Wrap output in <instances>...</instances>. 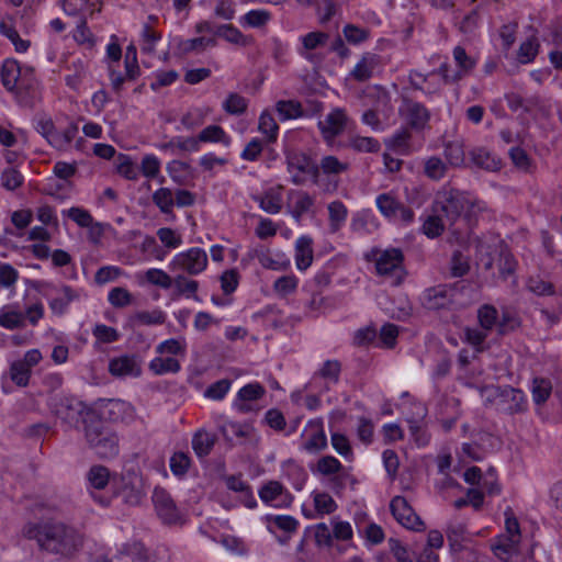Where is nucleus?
I'll list each match as a JSON object with an SVG mask.
<instances>
[{
  "label": "nucleus",
  "mask_w": 562,
  "mask_h": 562,
  "mask_svg": "<svg viewBox=\"0 0 562 562\" xmlns=\"http://www.w3.org/2000/svg\"><path fill=\"white\" fill-rule=\"evenodd\" d=\"M380 213L389 221L408 225L414 221V212L404 205L392 192L381 193L375 198Z\"/></svg>",
  "instance_id": "obj_8"
},
{
  "label": "nucleus",
  "mask_w": 562,
  "mask_h": 562,
  "mask_svg": "<svg viewBox=\"0 0 562 562\" xmlns=\"http://www.w3.org/2000/svg\"><path fill=\"white\" fill-rule=\"evenodd\" d=\"M378 218L371 210H361L356 212L350 221L351 232L358 235L370 234L378 228Z\"/></svg>",
  "instance_id": "obj_33"
},
{
  "label": "nucleus",
  "mask_w": 562,
  "mask_h": 562,
  "mask_svg": "<svg viewBox=\"0 0 562 562\" xmlns=\"http://www.w3.org/2000/svg\"><path fill=\"white\" fill-rule=\"evenodd\" d=\"M390 509L393 517L396 519L398 524L403 527L419 531L424 529V522L416 515L412 506L408 504L405 497L395 496L392 498L390 503Z\"/></svg>",
  "instance_id": "obj_14"
},
{
  "label": "nucleus",
  "mask_w": 562,
  "mask_h": 562,
  "mask_svg": "<svg viewBox=\"0 0 562 562\" xmlns=\"http://www.w3.org/2000/svg\"><path fill=\"white\" fill-rule=\"evenodd\" d=\"M449 165L438 156H430L424 160V175L434 181L443 179Z\"/></svg>",
  "instance_id": "obj_46"
},
{
  "label": "nucleus",
  "mask_w": 562,
  "mask_h": 562,
  "mask_svg": "<svg viewBox=\"0 0 562 562\" xmlns=\"http://www.w3.org/2000/svg\"><path fill=\"white\" fill-rule=\"evenodd\" d=\"M366 98L373 99L375 103L373 108L363 112L361 121L363 124L370 126L373 131L380 132L383 130V125L378 114L379 112H384L385 110L390 109L391 97L384 88L375 87L368 91Z\"/></svg>",
  "instance_id": "obj_10"
},
{
  "label": "nucleus",
  "mask_w": 562,
  "mask_h": 562,
  "mask_svg": "<svg viewBox=\"0 0 562 562\" xmlns=\"http://www.w3.org/2000/svg\"><path fill=\"white\" fill-rule=\"evenodd\" d=\"M375 271L378 276L391 279L393 285L402 283L405 277L404 254L402 249L390 247L386 249H375L372 251Z\"/></svg>",
  "instance_id": "obj_3"
},
{
  "label": "nucleus",
  "mask_w": 562,
  "mask_h": 562,
  "mask_svg": "<svg viewBox=\"0 0 562 562\" xmlns=\"http://www.w3.org/2000/svg\"><path fill=\"white\" fill-rule=\"evenodd\" d=\"M408 428L411 436L416 443L417 447L423 448L429 445L430 442V434L425 427L423 419H408Z\"/></svg>",
  "instance_id": "obj_59"
},
{
  "label": "nucleus",
  "mask_w": 562,
  "mask_h": 562,
  "mask_svg": "<svg viewBox=\"0 0 562 562\" xmlns=\"http://www.w3.org/2000/svg\"><path fill=\"white\" fill-rule=\"evenodd\" d=\"M327 447L325 431L319 424H310L308 436L302 443L301 449L308 453H316Z\"/></svg>",
  "instance_id": "obj_38"
},
{
  "label": "nucleus",
  "mask_w": 562,
  "mask_h": 562,
  "mask_svg": "<svg viewBox=\"0 0 562 562\" xmlns=\"http://www.w3.org/2000/svg\"><path fill=\"white\" fill-rule=\"evenodd\" d=\"M385 144L394 153L409 156L423 149L424 138L414 136L408 127H401L392 134Z\"/></svg>",
  "instance_id": "obj_12"
},
{
  "label": "nucleus",
  "mask_w": 562,
  "mask_h": 562,
  "mask_svg": "<svg viewBox=\"0 0 562 562\" xmlns=\"http://www.w3.org/2000/svg\"><path fill=\"white\" fill-rule=\"evenodd\" d=\"M498 311L492 304H483L477 308V322L480 327L486 331H492L497 324Z\"/></svg>",
  "instance_id": "obj_51"
},
{
  "label": "nucleus",
  "mask_w": 562,
  "mask_h": 562,
  "mask_svg": "<svg viewBox=\"0 0 562 562\" xmlns=\"http://www.w3.org/2000/svg\"><path fill=\"white\" fill-rule=\"evenodd\" d=\"M207 265L206 252L201 248H191L178 255V266L190 274L202 272Z\"/></svg>",
  "instance_id": "obj_22"
},
{
  "label": "nucleus",
  "mask_w": 562,
  "mask_h": 562,
  "mask_svg": "<svg viewBox=\"0 0 562 562\" xmlns=\"http://www.w3.org/2000/svg\"><path fill=\"white\" fill-rule=\"evenodd\" d=\"M471 162L483 170L495 172L502 168V160L484 147H476L470 151Z\"/></svg>",
  "instance_id": "obj_30"
},
{
  "label": "nucleus",
  "mask_w": 562,
  "mask_h": 562,
  "mask_svg": "<svg viewBox=\"0 0 562 562\" xmlns=\"http://www.w3.org/2000/svg\"><path fill=\"white\" fill-rule=\"evenodd\" d=\"M358 532L364 537L370 544L376 546L384 541L385 535L381 526L375 522H358Z\"/></svg>",
  "instance_id": "obj_54"
},
{
  "label": "nucleus",
  "mask_w": 562,
  "mask_h": 562,
  "mask_svg": "<svg viewBox=\"0 0 562 562\" xmlns=\"http://www.w3.org/2000/svg\"><path fill=\"white\" fill-rule=\"evenodd\" d=\"M519 544L520 541L508 537L504 533H501L496 536L492 543L491 549L495 557H497L499 560L507 562L509 561L514 555H517L519 552Z\"/></svg>",
  "instance_id": "obj_25"
},
{
  "label": "nucleus",
  "mask_w": 562,
  "mask_h": 562,
  "mask_svg": "<svg viewBox=\"0 0 562 562\" xmlns=\"http://www.w3.org/2000/svg\"><path fill=\"white\" fill-rule=\"evenodd\" d=\"M38 90L40 82L35 77L34 69L24 66V71L19 79V87L13 91L19 103L24 106H32L34 101L38 98Z\"/></svg>",
  "instance_id": "obj_15"
},
{
  "label": "nucleus",
  "mask_w": 562,
  "mask_h": 562,
  "mask_svg": "<svg viewBox=\"0 0 562 562\" xmlns=\"http://www.w3.org/2000/svg\"><path fill=\"white\" fill-rule=\"evenodd\" d=\"M530 392L533 403L536 405H542L551 396L552 383L547 378L536 376L532 379Z\"/></svg>",
  "instance_id": "obj_45"
},
{
  "label": "nucleus",
  "mask_w": 562,
  "mask_h": 562,
  "mask_svg": "<svg viewBox=\"0 0 562 562\" xmlns=\"http://www.w3.org/2000/svg\"><path fill=\"white\" fill-rule=\"evenodd\" d=\"M48 408L64 424L75 427L87 407L74 396L54 395L48 401Z\"/></svg>",
  "instance_id": "obj_7"
},
{
  "label": "nucleus",
  "mask_w": 562,
  "mask_h": 562,
  "mask_svg": "<svg viewBox=\"0 0 562 562\" xmlns=\"http://www.w3.org/2000/svg\"><path fill=\"white\" fill-rule=\"evenodd\" d=\"M329 40V35L322 31L310 32L300 37L301 47L297 48V53L308 61L314 60V54L312 50L317 49L326 45Z\"/></svg>",
  "instance_id": "obj_27"
},
{
  "label": "nucleus",
  "mask_w": 562,
  "mask_h": 562,
  "mask_svg": "<svg viewBox=\"0 0 562 562\" xmlns=\"http://www.w3.org/2000/svg\"><path fill=\"white\" fill-rule=\"evenodd\" d=\"M271 20V13L265 9H256L248 11L241 16L240 23L249 27L265 26Z\"/></svg>",
  "instance_id": "obj_64"
},
{
  "label": "nucleus",
  "mask_w": 562,
  "mask_h": 562,
  "mask_svg": "<svg viewBox=\"0 0 562 562\" xmlns=\"http://www.w3.org/2000/svg\"><path fill=\"white\" fill-rule=\"evenodd\" d=\"M432 78H435V72L422 74L418 70H411L408 74V82L411 87L415 90H419L425 94H432L440 91V85H436L432 88L425 87V82H429Z\"/></svg>",
  "instance_id": "obj_47"
},
{
  "label": "nucleus",
  "mask_w": 562,
  "mask_h": 562,
  "mask_svg": "<svg viewBox=\"0 0 562 562\" xmlns=\"http://www.w3.org/2000/svg\"><path fill=\"white\" fill-rule=\"evenodd\" d=\"M252 200L268 214H278L282 210V194L280 189L270 188L261 194L252 195Z\"/></svg>",
  "instance_id": "obj_34"
},
{
  "label": "nucleus",
  "mask_w": 562,
  "mask_h": 562,
  "mask_svg": "<svg viewBox=\"0 0 562 562\" xmlns=\"http://www.w3.org/2000/svg\"><path fill=\"white\" fill-rule=\"evenodd\" d=\"M258 494L262 503L276 508H286L294 499L293 495L279 481L267 482L258 491Z\"/></svg>",
  "instance_id": "obj_16"
},
{
  "label": "nucleus",
  "mask_w": 562,
  "mask_h": 562,
  "mask_svg": "<svg viewBox=\"0 0 562 562\" xmlns=\"http://www.w3.org/2000/svg\"><path fill=\"white\" fill-rule=\"evenodd\" d=\"M348 146L358 153H378L381 149V144L376 138L369 136H351L348 140Z\"/></svg>",
  "instance_id": "obj_55"
},
{
  "label": "nucleus",
  "mask_w": 562,
  "mask_h": 562,
  "mask_svg": "<svg viewBox=\"0 0 562 562\" xmlns=\"http://www.w3.org/2000/svg\"><path fill=\"white\" fill-rule=\"evenodd\" d=\"M276 110L283 121L304 116L302 104L295 100H280L276 104Z\"/></svg>",
  "instance_id": "obj_52"
},
{
  "label": "nucleus",
  "mask_w": 562,
  "mask_h": 562,
  "mask_svg": "<svg viewBox=\"0 0 562 562\" xmlns=\"http://www.w3.org/2000/svg\"><path fill=\"white\" fill-rule=\"evenodd\" d=\"M340 372L341 363L338 360H326L313 374L308 385L319 393L328 392L338 384Z\"/></svg>",
  "instance_id": "obj_13"
},
{
  "label": "nucleus",
  "mask_w": 562,
  "mask_h": 562,
  "mask_svg": "<svg viewBox=\"0 0 562 562\" xmlns=\"http://www.w3.org/2000/svg\"><path fill=\"white\" fill-rule=\"evenodd\" d=\"M115 559L119 562H151L147 549L139 541L123 543Z\"/></svg>",
  "instance_id": "obj_28"
},
{
  "label": "nucleus",
  "mask_w": 562,
  "mask_h": 562,
  "mask_svg": "<svg viewBox=\"0 0 562 562\" xmlns=\"http://www.w3.org/2000/svg\"><path fill=\"white\" fill-rule=\"evenodd\" d=\"M348 168L349 164L339 160L336 156H324L319 164H316L319 182L314 184L318 186L324 193H334L338 189L340 175Z\"/></svg>",
  "instance_id": "obj_6"
},
{
  "label": "nucleus",
  "mask_w": 562,
  "mask_h": 562,
  "mask_svg": "<svg viewBox=\"0 0 562 562\" xmlns=\"http://www.w3.org/2000/svg\"><path fill=\"white\" fill-rule=\"evenodd\" d=\"M109 371L114 376H137L140 373L136 362L127 357L123 356L120 358L112 359L109 363Z\"/></svg>",
  "instance_id": "obj_43"
},
{
  "label": "nucleus",
  "mask_w": 562,
  "mask_h": 562,
  "mask_svg": "<svg viewBox=\"0 0 562 562\" xmlns=\"http://www.w3.org/2000/svg\"><path fill=\"white\" fill-rule=\"evenodd\" d=\"M313 239L307 235L300 236L294 245V260L299 271H306L313 263Z\"/></svg>",
  "instance_id": "obj_24"
},
{
  "label": "nucleus",
  "mask_w": 562,
  "mask_h": 562,
  "mask_svg": "<svg viewBox=\"0 0 562 562\" xmlns=\"http://www.w3.org/2000/svg\"><path fill=\"white\" fill-rule=\"evenodd\" d=\"M108 418L113 423L131 424L136 419L135 407L123 400H110L106 404Z\"/></svg>",
  "instance_id": "obj_23"
},
{
  "label": "nucleus",
  "mask_w": 562,
  "mask_h": 562,
  "mask_svg": "<svg viewBox=\"0 0 562 562\" xmlns=\"http://www.w3.org/2000/svg\"><path fill=\"white\" fill-rule=\"evenodd\" d=\"M153 503L158 517L166 525L176 522V505L173 498L162 487H155L153 493Z\"/></svg>",
  "instance_id": "obj_21"
},
{
  "label": "nucleus",
  "mask_w": 562,
  "mask_h": 562,
  "mask_svg": "<svg viewBox=\"0 0 562 562\" xmlns=\"http://www.w3.org/2000/svg\"><path fill=\"white\" fill-rule=\"evenodd\" d=\"M110 472L103 465H93L87 474V480L90 487L101 491L105 488L109 483Z\"/></svg>",
  "instance_id": "obj_61"
},
{
  "label": "nucleus",
  "mask_w": 562,
  "mask_h": 562,
  "mask_svg": "<svg viewBox=\"0 0 562 562\" xmlns=\"http://www.w3.org/2000/svg\"><path fill=\"white\" fill-rule=\"evenodd\" d=\"M443 156L447 164L453 168L465 166V149L462 139H453L445 143Z\"/></svg>",
  "instance_id": "obj_39"
},
{
  "label": "nucleus",
  "mask_w": 562,
  "mask_h": 562,
  "mask_svg": "<svg viewBox=\"0 0 562 562\" xmlns=\"http://www.w3.org/2000/svg\"><path fill=\"white\" fill-rule=\"evenodd\" d=\"M297 286L299 278L295 274L290 273L276 279L272 289L278 296L286 297L293 294L297 290Z\"/></svg>",
  "instance_id": "obj_53"
},
{
  "label": "nucleus",
  "mask_w": 562,
  "mask_h": 562,
  "mask_svg": "<svg viewBox=\"0 0 562 562\" xmlns=\"http://www.w3.org/2000/svg\"><path fill=\"white\" fill-rule=\"evenodd\" d=\"M348 116L346 111L340 108H336L330 111L324 120L318 121V128L322 136L326 142H331L339 136L346 128Z\"/></svg>",
  "instance_id": "obj_18"
},
{
  "label": "nucleus",
  "mask_w": 562,
  "mask_h": 562,
  "mask_svg": "<svg viewBox=\"0 0 562 562\" xmlns=\"http://www.w3.org/2000/svg\"><path fill=\"white\" fill-rule=\"evenodd\" d=\"M289 199L292 203L291 214L296 220H300L303 215L308 213L315 204V198L302 190L291 191Z\"/></svg>",
  "instance_id": "obj_36"
},
{
  "label": "nucleus",
  "mask_w": 562,
  "mask_h": 562,
  "mask_svg": "<svg viewBox=\"0 0 562 562\" xmlns=\"http://www.w3.org/2000/svg\"><path fill=\"white\" fill-rule=\"evenodd\" d=\"M438 211L446 217V221L453 224L462 214V212L471 205L477 210H484L485 203L482 201H471L464 193L456 189L443 192L441 200L437 202Z\"/></svg>",
  "instance_id": "obj_4"
},
{
  "label": "nucleus",
  "mask_w": 562,
  "mask_h": 562,
  "mask_svg": "<svg viewBox=\"0 0 562 562\" xmlns=\"http://www.w3.org/2000/svg\"><path fill=\"white\" fill-rule=\"evenodd\" d=\"M215 445V436L205 431L199 430L192 438V447L198 457L203 458L207 456Z\"/></svg>",
  "instance_id": "obj_48"
},
{
  "label": "nucleus",
  "mask_w": 562,
  "mask_h": 562,
  "mask_svg": "<svg viewBox=\"0 0 562 562\" xmlns=\"http://www.w3.org/2000/svg\"><path fill=\"white\" fill-rule=\"evenodd\" d=\"M453 60L457 66V74L460 77V80L464 77H468L472 74L477 65V57L471 54H468L464 47L458 45L452 49Z\"/></svg>",
  "instance_id": "obj_35"
},
{
  "label": "nucleus",
  "mask_w": 562,
  "mask_h": 562,
  "mask_svg": "<svg viewBox=\"0 0 562 562\" xmlns=\"http://www.w3.org/2000/svg\"><path fill=\"white\" fill-rule=\"evenodd\" d=\"M69 70L71 74L66 75L65 83L70 89L77 91L79 90L86 75H87V65L82 59H77L71 63V67Z\"/></svg>",
  "instance_id": "obj_49"
},
{
  "label": "nucleus",
  "mask_w": 562,
  "mask_h": 562,
  "mask_svg": "<svg viewBox=\"0 0 562 562\" xmlns=\"http://www.w3.org/2000/svg\"><path fill=\"white\" fill-rule=\"evenodd\" d=\"M215 34L218 37H222L225 41L236 44V45L247 46L249 44V38L246 35H244L233 24H224V25L218 26Z\"/></svg>",
  "instance_id": "obj_57"
},
{
  "label": "nucleus",
  "mask_w": 562,
  "mask_h": 562,
  "mask_svg": "<svg viewBox=\"0 0 562 562\" xmlns=\"http://www.w3.org/2000/svg\"><path fill=\"white\" fill-rule=\"evenodd\" d=\"M497 397V408L508 415L525 413L528 409V400L526 394L512 386L488 389Z\"/></svg>",
  "instance_id": "obj_9"
},
{
  "label": "nucleus",
  "mask_w": 562,
  "mask_h": 562,
  "mask_svg": "<svg viewBox=\"0 0 562 562\" xmlns=\"http://www.w3.org/2000/svg\"><path fill=\"white\" fill-rule=\"evenodd\" d=\"M79 127L75 122H70L63 131L56 130L52 136L49 145L57 150L66 151L78 135Z\"/></svg>",
  "instance_id": "obj_41"
},
{
  "label": "nucleus",
  "mask_w": 562,
  "mask_h": 562,
  "mask_svg": "<svg viewBox=\"0 0 562 562\" xmlns=\"http://www.w3.org/2000/svg\"><path fill=\"white\" fill-rule=\"evenodd\" d=\"M454 289L446 284H439L425 290L422 302L425 308L438 311L450 308L454 303Z\"/></svg>",
  "instance_id": "obj_17"
},
{
  "label": "nucleus",
  "mask_w": 562,
  "mask_h": 562,
  "mask_svg": "<svg viewBox=\"0 0 562 562\" xmlns=\"http://www.w3.org/2000/svg\"><path fill=\"white\" fill-rule=\"evenodd\" d=\"M381 64V56L371 52L364 53L356 64L350 76L357 81H367Z\"/></svg>",
  "instance_id": "obj_26"
},
{
  "label": "nucleus",
  "mask_w": 562,
  "mask_h": 562,
  "mask_svg": "<svg viewBox=\"0 0 562 562\" xmlns=\"http://www.w3.org/2000/svg\"><path fill=\"white\" fill-rule=\"evenodd\" d=\"M282 476L286 479L296 491L303 490L308 474L303 465L290 459L281 465Z\"/></svg>",
  "instance_id": "obj_31"
},
{
  "label": "nucleus",
  "mask_w": 562,
  "mask_h": 562,
  "mask_svg": "<svg viewBox=\"0 0 562 562\" xmlns=\"http://www.w3.org/2000/svg\"><path fill=\"white\" fill-rule=\"evenodd\" d=\"M201 143H221L228 146L231 143L229 136L220 125H209L203 128L200 134Z\"/></svg>",
  "instance_id": "obj_56"
},
{
  "label": "nucleus",
  "mask_w": 562,
  "mask_h": 562,
  "mask_svg": "<svg viewBox=\"0 0 562 562\" xmlns=\"http://www.w3.org/2000/svg\"><path fill=\"white\" fill-rule=\"evenodd\" d=\"M257 259L263 268L274 271H285L291 267L290 258L282 252L272 255L268 250H260L257 251Z\"/></svg>",
  "instance_id": "obj_42"
},
{
  "label": "nucleus",
  "mask_w": 562,
  "mask_h": 562,
  "mask_svg": "<svg viewBox=\"0 0 562 562\" xmlns=\"http://www.w3.org/2000/svg\"><path fill=\"white\" fill-rule=\"evenodd\" d=\"M24 71L15 59H5L1 67V82L3 87L13 92L19 87V79Z\"/></svg>",
  "instance_id": "obj_37"
},
{
  "label": "nucleus",
  "mask_w": 562,
  "mask_h": 562,
  "mask_svg": "<svg viewBox=\"0 0 562 562\" xmlns=\"http://www.w3.org/2000/svg\"><path fill=\"white\" fill-rule=\"evenodd\" d=\"M539 47H540V44L536 36L529 37L526 41H524L520 44L518 54H517L519 63H521V64L531 63L538 55Z\"/></svg>",
  "instance_id": "obj_63"
},
{
  "label": "nucleus",
  "mask_w": 562,
  "mask_h": 562,
  "mask_svg": "<svg viewBox=\"0 0 562 562\" xmlns=\"http://www.w3.org/2000/svg\"><path fill=\"white\" fill-rule=\"evenodd\" d=\"M0 34L5 36L14 45L18 53H25L30 47V41L20 37L15 27L5 21L0 22Z\"/></svg>",
  "instance_id": "obj_58"
},
{
  "label": "nucleus",
  "mask_w": 562,
  "mask_h": 562,
  "mask_svg": "<svg viewBox=\"0 0 562 562\" xmlns=\"http://www.w3.org/2000/svg\"><path fill=\"white\" fill-rule=\"evenodd\" d=\"M220 431L227 440H233V438H247L250 435L251 427L249 424L225 420L220 425Z\"/></svg>",
  "instance_id": "obj_50"
},
{
  "label": "nucleus",
  "mask_w": 562,
  "mask_h": 562,
  "mask_svg": "<svg viewBox=\"0 0 562 562\" xmlns=\"http://www.w3.org/2000/svg\"><path fill=\"white\" fill-rule=\"evenodd\" d=\"M436 212L437 214L429 215L423 224V233L429 238H436L440 236L446 226V223L442 218L445 216L438 210H436Z\"/></svg>",
  "instance_id": "obj_62"
},
{
  "label": "nucleus",
  "mask_w": 562,
  "mask_h": 562,
  "mask_svg": "<svg viewBox=\"0 0 562 562\" xmlns=\"http://www.w3.org/2000/svg\"><path fill=\"white\" fill-rule=\"evenodd\" d=\"M165 350L168 351L169 356L156 357L149 363V369L155 374H165L168 372L176 371V358H173V356L176 355V338H170V339L158 345V347H157L158 353H164Z\"/></svg>",
  "instance_id": "obj_19"
},
{
  "label": "nucleus",
  "mask_w": 562,
  "mask_h": 562,
  "mask_svg": "<svg viewBox=\"0 0 562 562\" xmlns=\"http://www.w3.org/2000/svg\"><path fill=\"white\" fill-rule=\"evenodd\" d=\"M61 214L82 228H88L93 224V216L91 213L81 206H72L70 209L63 210Z\"/></svg>",
  "instance_id": "obj_60"
},
{
  "label": "nucleus",
  "mask_w": 562,
  "mask_h": 562,
  "mask_svg": "<svg viewBox=\"0 0 562 562\" xmlns=\"http://www.w3.org/2000/svg\"><path fill=\"white\" fill-rule=\"evenodd\" d=\"M446 535L453 552L462 551L464 543L470 541V533L465 524L458 520H452L447 525Z\"/></svg>",
  "instance_id": "obj_29"
},
{
  "label": "nucleus",
  "mask_w": 562,
  "mask_h": 562,
  "mask_svg": "<svg viewBox=\"0 0 562 562\" xmlns=\"http://www.w3.org/2000/svg\"><path fill=\"white\" fill-rule=\"evenodd\" d=\"M23 535L34 540L38 549L61 558L74 557L83 546V535L76 527L57 519L29 522Z\"/></svg>",
  "instance_id": "obj_1"
},
{
  "label": "nucleus",
  "mask_w": 562,
  "mask_h": 562,
  "mask_svg": "<svg viewBox=\"0 0 562 562\" xmlns=\"http://www.w3.org/2000/svg\"><path fill=\"white\" fill-rule=\"evenodd\" d=\"M158 18L149 15L147 22L143 24L140 31L139 46L143 53L151 54L156 44L160 41L161 34L155 29Z\"/></svg>",
  "instance_id": "obj_32"
},
{
  "label": "nucleus",
  "mask_w": 562,
  "mask_h": 562,
  "mask_svg": "<svg viewBox=\"0 0 562 562\" xmlns=\"http://www.w3.org/2000/svg\"><path fill=\"white\" fill-rule=\"evenodd\" d=\"M0 326L9 330L23 328L25 326L24 314L12 305H4L0 310Z\"/></svg>",
  "instance_id": "obj_44"
},
{
  "label": "nucleus",
  "mask_w": 562,
  "mask_h": 562,
  "mask_svg": "<svg viewBox=\"0 0 562 562\" xmlns=\"http://www.w3.org/2000/svg\"><path fill=\"white\" fill-rule=\"evenodd\" d=\"M327 211L329 231L338 233L346 224L348 209L340 200H335L327 205Z\"/></svg>",
  "instance_id": "obj_40"
},
{
  "label": "nucleus",
  "mask_w": 562,
  "mask_h": 562,
  "mask_svg": "<svg viewBox=\"0 0 562 562\" xmlns=\"http://www.w3.org/2000/svg\"><path fill=\"white\" fill-rule=\"evenodd\" d=\"M54 290L55 295L49 297L48 305L54 315L63 316L68 312L69 305L80 299V291L67 284Z\"/></svg>",
  "instance_id": "obj_20"
},
{
  "label": "nucleus",
  "mask_w": 562,
  "mask_h": 562,
  "mask_svg": "<svg viewBox=\"0 0 562 562\" xmlns=\"http://www.w3.org/2000/svg\"><path fill=\"white\" fill-rule=\"evenodd\" d=\"M85 438L89 448L100 459H113L120 452L117 434L98 418L83 419Z\"/></svg>",
  "instance_id": "obj_2"
},
{
  "label": "nucleus",
  "mask_w": 562,
  "mask_h": 562,
  "mask_svg": "<svg viewBox=\"0 0 562 562\" xmlns=\"http://www.w3.org/2000/svg\"><path fill=\"white\" fill-rule=\"evenodd\" d=\"M288 172L291 175V182L295 186H303L308 179L313 183L319 182L318 171L313 159L303 151L291 150L285 155Z\"/></svg>",
  "instance_id": "obj_5"
},
{
  "label": "nucleus",
  "mask_w": 562,
  "mask_h": 562,
  "mask_svg": "<svg viewBox=\"0 0 562 562\" xmlns=\"http://www.w3.org/2000/svg\"><path fill=\"white\" fill-rule=\"evenodd\" d=\"M398 111L407 127L416 132L424 131L431 116L429 110L423 103L407 98L403 99Z\"/></svg>",
  "instance_id": "obj_11"
}]
</instances>
